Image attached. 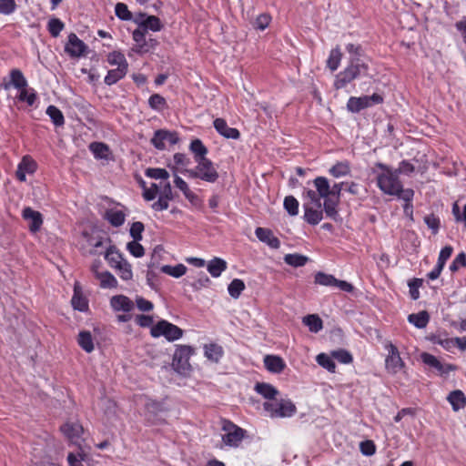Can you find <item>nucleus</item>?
I'll return each mask as SVG.
<instances>
[{"instance_id": "56", "label": "nucleus", "mask_w": 466, "mask_h": 466, "mask_svg": "<svg viewBox=\"0 0 466 466\" xmlns=\"http://www.w3.org/2000/svg\"><path fill=\"white\" fill-rule=\"evenodd\" d=\"M423 279H413L409 281V292L410 296L413 300H417L420 298L419 289L422 286Z\"/></svg>"}, {"instance_id": "30", "label": "nucleus", "mask_w": 466, "mask_h": 466, "mask_svg": "<svg viewBox=\"0 0 466 466\" xmlns=\"http://www.w3.org/2000/svg\"><path fill=\"white\" fill-rule=\"evenodd\" d=\"M140 27H143L147 31L150 29L153 32H158L162 28L160 19L155 15H148L145 20H139L138 18L134 19Z\"/></svg>"}, {"instance_id": "6", "label": "nucleus", "mask_w": 466, "mask_h": 466, "mask_svg": "<svg viewBox=\"0 0 466 466\" xmlns=\"http://www.w3.org/2000/svg\"><path fill=\"white\" fill-rule=\"evenodd\" d=\"M382 102V96L376 93L371 96H350L347 102V109L352 113H359L362 109L381 104Z\"/></svg>"}, {"instance_id": "17", "label": "nucleus", "mask_w": 466, "mask_h": 466, "mask_svg": "<svg viewBox=\"0 0 466 466\" xmlns=\"http://www.w3.org/2000/svg\"><path fill=\"white\" fill-rule=\"evenodd\" d=\"M255 235L259 241L266 243L269 248L278 249L280 247L279 239L274 236L273 232L265 228H257Z\"/></svg>"}, {"instance_id": "59", "label": "nucleus", "mask_w": 466, "mask_h": 466, "mask_svg": "<svg viewBox=\"0 0 466 466\" xmlns=\"http://www.w3.org/2000/svg\"><path fill=\"white\" fill-rule=\"evenodd\" d=\"M139 240H133L127 243V248L135 258H141L145 254V248L138 242Z\"/></svg>"}, {"instance_id": "55", "label": "nucleus", "mask_w": 466, "mask_h": 466, "mask_svg": "<svg viewBox=\"0 0 466 466\" xmlns=\"http://www.w3.org/2000/svg\"><path fill=\"white\" fill-rule=\"evenodd\" d=\"M431 342L436 345L441 346L444 350L451 351L454 348L453 339L445 338L441 335L432 336Z\"/></svg>"}, {"instance_id": "53", "label": "nucleus", "mask_w": 466, "mask_h": 466, "mask_svg": "<svg viewBox=\"0 0 466 466\" xmlns=\"http://www.w3.org/2000/svg\"><path fill=\"white\" fill-rule=\"evenodd\" d=\"M173 160L176 168H180V172L184 169H188L187 167L191 165L190 158L184 153H176L173 156Z\"/></svg>"}, {"instance_id": "62", "label": "nucleus", "mask_w": 466, "mask_h": 466, "mask_svg": "<svg viewBox=\"0 0 466 466\" xmlns=\"http://www.w3.org/2000/svg\"><path fill=\"white\" fill-rule=\"evenodd\" d=\"M149 106L154 110H159L166 105L165 98L159 94H153L148 99Z\"/></svg>"}, {"instance_id": "19", "label": "nucleus", "mask_w": 466, "mask_h": 466, "mask_svg": "<svg viewBox=\"0 0 466 466\" xmlns=\"http://www.w3.org/2000/svg\"><path fill=\"white\" fill-rule=\"evenodd\" d=\"M10 80L9 82L5 83L4 82L2 84L3 87L5 90H8L11 86H14L15 88L21 90L27 86V80L24 76L21 70L17 68H14L10 71Z\"/></svg>"}, {"instance_id": "2", "label": "nucleus", "mask_w": 466, "mask_h": 466, "mask_svg": "<svg viewBox=\"0 0 466 466\" xmlns=\"http://www.w3.org/2000/svg\"><path fill=\"white\" fill-rule=\"evenodd\" d=\"M376 167L380 169L377 174V186L384 194L396 196L405 202L412 201L414 191L411 188H403L399 179L398 170H393L380 162L376 164Z\"/></svg>"}, {"instance_id": "15", "label": "nucleus", "mask_w": 466, "mask_h": 466, "mask_svg": "<svg viewBox=\"0 0 466 466\" xmlns=\"http://www.w3.org/2000/svg\"><path fill=\"white\" fill-rule=\"evenodd\" d=\"M420 359L425 365L435 369L441 375L447 374L456 369L452 364H442L435 356L427 352L421 353Z\"/></svg>"}, {"instance_id": "38", "label": "nucleus", "mask_w": 466, "mask_h": 466, "mask_svg": "<svg viewBox=\"0 0 466 466\" xmlns=\"http://www.w3.org/2000/svg\"><path fill=\"white\" fill-rule=\"evenodd\" d=\"M96 279L100 280V287L103 289L116 288L117 280L109 271L96 272Z\"/></svg>"}, {"instance_id": "25", "label": "nucleus", "mask_w": 466, "mask_h": 466, "mask_svg": "<svg viewBox=\"0 0 466 466\" xmlns=\"http://www.w3.org/2000/svg\"><path fill=\"white\" fill-rule=\"evenodd\" d=\"M110 304H111V307L116 311L122 310L125 312H129L132 310V309L134 307L133 302L127 297H126L124 295L114 296L111 299Z\"/></svg>"}, {"instance_id": "37", "label": "nucleus", "mask_w": 466, "mask_h": 466, "mask_svg": "<svg viewBox=\"0 0 466 466\" xmlns=\"http://www.w3.org/2000/svg\"><path fill=\"white\" fill-rule=\"evenodd\" d=\"M303 323L311 332L318 333L323 329L322 319L316 314L308 315L303 318Z\"/></svg>"}, {"instance_id": "21", "label": "nucleus", "mask_w": 466, "mask_h": 466, "mask_svg": "<svg viewBox=\"0 0 466 466\" xmlns=\"http://www.w3.org/2000/svg\"><path fill=\"white\" fill-rule=\"evenodd\" d=\"M264 365L266 369L272 373H280L286 367L283 359L276 355H267L264 358Z\"/></svg>"}, {"instance_id": "27", "label": "nucleus", "mask_w": 466, "mask_h": 466, "mask_svg": "<svg viewBox=\"0 0 466 466\" xmlns=\"http://www.w3.org/2000/svg\"><path fill=\"white\" fill-rule=\"evenodd\" d=\"M89 150L96 159L108 160L110 158L111 152L109 147L103 142H92L89 145Z\"/></svg>"}, {"instance_id": "64", "label": "nucleus", "mask_w": 466, "mask_h": 466, "mask_svg": "<svg viewBox=\"0 0 466 466\" xmlns=\"http://www.w3.org/2000/svg\"><path fill=\"white\" fill-rule=\"evenodd\" d=\"M0 14L11 15L16 10V4L15 0H0Z\"/></svg>"}, {"instance_id": "5", "label": "nucleus", "mask_w": 466, "mask_h": 466, "mask_svg": "<svg viewBox=\"0 0 466 466\" xmlns=\"http://www.w3.org/2000/svg\"><path fill=\"white\" fill-rule=\"evenodd\" d=\"M194 353V349L187 345L177 347L172 361V367L179 374H187L190 371L189 358Z\"/></svg>"}, {"instance_id": "34", "label": "nucleus", "mask_w": 466, "mask_h": 466, "mask_svg": "<svg viewBox=\"0 0 466 466\" xmlns=\"http://www.w3.org/2000/svg\"><path fill=\"white\" fill-rule=\"evenodd\" d=\"M127 68H119L116 67L115 69L108 70L106 76H105L104 82L107 86H112L124 78L127 73Z\"/></svg>"}, {"instance_id": "49", "label": "nucleus", "mask_w": 466, "mask_h": 466, "mask_svg": "<svg viewBox=\"0 0 466 466\" xmlns=\"http://www.w3.org/2000/svg\"><path fill=\"white\" fill-rule=\"evenodd\" d=\"M145 175L150 178L161 179L166 181L169 177V173L165 168L159 167H148L145 170Z\"/></svg>"}, {"instance_id": "11", "label": "nucleus", "mask_w": 466, "mask_h": 466, "mask_svg": "<svg viewBox=\"0 0 466 466\" xmlns=\"http://www.w3.org/2000/svg\"><path fill=\"white\" fill-rule=\"evenodd\" d=\"M83 236L86 238L90 249L88 253L90 255H102L105 253V249L107 246L106 244L111 245V239L109 238H104L103 236H92L87 232H84Z\"/></svg>"}, {"instance_id": "4", "label": "nucleus", "mask_w": 466, "mask_h": 466, "mask_svg": "<svg viewBox=\"0 0 466 466\" xmlns=\"http://www.w3.org/2000/svg\"><path fill=\"white\" fill-rule=\"evenodd\" d=\"M183 334L182 329L165 319L157 321L150 329V335L153 338L164 337L167 341L177 340Z\"/></svg>"}, {"instance_id": "22", "label": "nucleus", "mask_w": 466, "mask_h": 466, "mask_svg": "<svg viewBox=\"0 0 466 466\" xmlns=\"http://www.w3.org/2000/svg\"><path fill=\"white\" fill-rule=\"evenodd\" d=\"M324 202L322 204V210L325 212L326 216L331 218L334 221H338L339 218V215L338 212V205L339 203V199H336L331 197H328L323 198Z\"/></svg>"}, {"instance_id": "14", "label": "nucleus", "mask_w": 466, "mask_h": 466, "mask_svg": "<svg viewBox=\"0 0 466 466\" xmlns=\"http://www.w3.org/2000/svg\"><path fill=\"white\" fill-rule=\"evenodd\" d=\"M36 168V162L30 156H24L17 166L16 178L21 182H25L26 180V174H34Z\"/></svg>"}, {"instance_id": "12", "label": "nucleus", "mask_w": 466, "mask_h": 466, "mask_svg": "<svg viewBox=\"0 0 466 466\" xmlns=\"http://www.w3.org/2000/svg\"><path fill=\"white\" fill-rule=\"evenodd\" d=\"M304 220L309 225H318L323 218L322 203L303 204Z\"/></svg>"}, {"instance_id": "24", "label": "nucleus", "mask_w": 466, "mask_h": 466, "mask_svg": "<svg viewBox=\"0 0 466 466\" xmlns=\"http://www.w3.org/2000/svg\"><path fill=\"white\" fill-rule=\"evenodd\" d=\"M204 355L210 361L218 363L224 355V350L217 343L206 344L204 346Z\"/></svg>"}, {"instance_id": "35", "label": "nucleus", "mask_w": 466, "mask_h": 466, "mask_svg": "<svg viewBox=\"0 0 466 466\" xmlns=\"http://www.w3.org/2000/svg\"><path fill=\"white\" fill-rule=\"evenodd\" d=\"M408 320L416 328L423 329L429 323L430 316L427 311L423 310L419 313L410 314L408 317Z\"/></svg>"}, {"instance_id": "7", "label": "nucleus", "mask_w": 466, "mask_h": 466, "mask_svg": "<svg viewBox=\"0 0 466 466\" xmlns=\"http://www.w3.org/2000/svg\"><path fill=\"white\" fill-rule=\"evenodd\" d=\"M222 430L226 432L222 436V441L230 447H238L246 434L245 430L229 420L223 421Z\"/></svg>"}, {"instance_id": "46", "label": "nucleus", "mask_w": 466, "mask_h": 466, "mask_svg": "<svg viewBox=\"0 0 466 466\" xmlns=\"http://www.w3.org/2000/svg\"><path fill=\"white\" fill-rule=\"evenodd\" d=\"M174 184L175 186L183 192L185 198L189 200V201H193L197 196L196 194H194L190 189H189V187L188 185L187 184V182L182 179L180 177L175 175V177H174Z\"/></svg>"}, {"instance_id": "42", "label": "nucleus", "mask_w": 466, "mask_h": 466, "mask_svg": "<svg viewBox=\"0 0 466 466\" xmlns=\"http://www.w3.org/2000/svg\"><path fill=\"white\" fill-rule=\"evenodd\" d=\"M309 259V258L307 256L298 253L287 254L284 257V262L294 268L303 267Z\"/></svg>"}, {"instance_id": "48", "label": "nucleus", "mask_w": 466, "mask_h": 466, "mask_svg": "<svg viewBox=\"0 0 466 466\" xmlns=\"http://www.w3.org/2000/svg\"><path fill=\"white\" fill-rule=\"evenodd\" d=\"M118 271L119 277L123 280H130L133 278V272L130 263L124 259L121 263L117 264L115 268Z\"/></svg>"}, {"instance_id": "26", "label": "nucleus", "mask_w": 466, "mask_h": 466, "mask_svg": "<svg viewBox=\"0 0 466 466\" xmlns=\"http://www.w3.org/2000/svg\"><path fill=\"white\" fill-rule=\"evenodd\" d=\"M105 259L108 262L109 266L113 268L119 263H121L125 258L122 253L116 248V246L108 245L104 253Z\"/></svg>"}, {"instance_id": "18", "label": "nucleus", "mask_w": 466, "mask_h": 466, "mask_svg": "<svg viewBox=\"0 0 466 466\" xmlns=\"http://www.w3.org/2000/svg\"><path fill=\"white\" fill-rule=\"evenodd\" d=\"M213 125L217 132L226 138L238 139L240 137V132L235 127H228L223 118H216Z\"/></svg>"}, {"instance_id": "51", "label": "nucleus", "mask_w": 466, "mask_h": 466, "mask_svg": "<svg viewBox=\"0 0 466 466\" xmlns=\"http://www.w3.org/2000/svg\"><path fill=\"white\" fill-rule=\"evenodd\" d=\"M65 28V24L59 18H51L47 24L49 34L53 37H57Z\"/></svg>"}, {"instance_id": "29", "label": "nucleus", "mask_w": 466, "mask_h": 466, "mask_svg": "<svg viewBox=\"0 0 466 466\" xmlns=\"http://www.w3.org/2000/svg\"><path fill=\"white\" fill-rule=\"evenodd\" d=\"M104 218L107 220L113 227H120L125 223L126 214L122 210L110 208L104 215Z\"/></svg>"}, {"instance_id": "44", "label": "nucleus", "mask_w": 466, "mask_h": 466, "mask_svg": "<svg viewBox=\"0 0 466 466\" xmlns=\"http://www.w3.org/2000/svg\"><path fill=\"white\" fill-rule=\"evenodd\" d=\"M46 115L50 117L56 127H62L65 124L63 113L56 106H49L46 108Z\"/></svg>"}, {"instance_id": "8", "label": "nucleus", "mask_w": 466, "mask_h": 466, "mask_svg": "<svg viewBox=\"0 0 466 466\" xmlns=\"http://www.w3.org/2000/svg\"><path fill=\"white\" fill-rule=\"evenodd\" d=\"M385 349L388 350V355L385 359V369L389 373L396 374L405 367V363L394 344L389 342L385 345Z\"/></svg>"}, {"instance_id": "32", "label": "nucleus", "mask_w": 466, "mask_h": 466, "mask_svg": "<svg viewBox=\"0 0 466 466\" xmlns=\"http://www.w3.org/2000/svg\"><path fill=\"white\" fill-rule=\"evenodd\" d=\"M255 390L268 400H274L279 394V391L275 387L265 382L256 383Z\"/></svg>"}, {"instance_id": "31", "label": "nucleus", "mask_w": 466, "mask_h": 466, "mask_svg": "<svg viewBox=\"0 0 466 466\" xmlns=\"http://www.w3.org/2000/svg\"><path fill=\"white\" fill-rule=\"evenodd\" d=\"M313 185L320 198L330 197L331 187L327 177H317L313 180Z\"/></svg>"}, {"instance_id": "57", "label": "nucleus", "mask_w": 466, "mask_h": 466, "mask_svg": "<svg viewBox=\"0 0 466 466\" xmlns=\"http://www.w3.org/2000/svg\"><path fill=\"white\" fill-rule=\"evenodd\" d=\"M331 355L342 364H350L353 361V357L350 352L343 349L332 351Z\"/></svg>"}, {"instance_id": "63", "label": "nucleus", "mask_w": 466, "mask_h": 466, "mask_svg": "<svg viewBox=\"0 0 466 466\" xmlns=\"http://www.w3.org/2000/svg\"><path fill=\"white\" fill-rule=\"evenodd\" d=\"M145 229L144 224L140 221L134 222L130 227V236L133 238V240H141L142 233Z\"/></svg>"}, {"instance_id": "58", "label": "nucleus", "mask_w": 466, "mask_h": 466, "mask_svg": "<svg viewBox=\"0 0 466 466\" xmlns=\"http://www.w3.org/2000/svg\"><path fill=\"white\" fill-rule=\"evenodd\" d=\"M346 50L350 54V58H357L359 60H364L362 58L364 55L363 48L359 44L350 43L346 45Z\"/></svg>"}, {"instance_id": "41", "label": "nucleus", "mask_w": 466, "mask_h": 466, "mask_svg": "<svg viewBox=\"0 0 466 466\" xmlns=\"http://www.w3.org/2000/svg\"><path fill=\"white\" fill-rule=\"evenodd\" d=\"M107 62L111 66H116L119 68L128 69V63L125 56L119 51H113L107 55Z\"/></svg>"}, {"instance_id": "39", "label": "nucleus", "mask_w": 466, "mask_h": 466, "mask_svg": "<svg viewBox=\"0 0 466 466\" xmlns=\"http://www.w3.org/2000/svg\"><path fill=\"white\" fill-rule=\"evenodd\" d=\"M296 412V406L290 400H281L279 401L277 417H291Z\"/></svg>"}, {"instance_id": "43", "label": "nucleus", "mask_w": 466, "mask_h": 466, "mask_svg": "<svg viewBox=\"0 0 466 466\" xmlns=\"http://www.w3.org/2000/svg\"><path fill=\"white\" fill-rule=\"evenodd\" d=\"M246 286L242 279H234L228 286V291L231 298L237 299L240 297Z\"/></svg>"}, {"instance_id": "13", "label": "nucleus", "mask_w": 466, "mask_h": 466, "mask_svg": "<svg viewBox=\"0 0 466 466\" xmlns=\"http://www.w3.org/2000/svg\"><path fill=\"white\" fill-rule=\"evenodd\" d=\"M22 218L28 222L29 230L35 233L40 230L43 225V216L39 211L34 210L30 207H25L22 210Z\"/></svg>"}, {"instance_id": "36", "label": "nucleus", "mask_w": 466, "mask_h": 466, "mask_svg": "<svg viewBox=\"0 0 466 466\" xmlns=\"http://www.w3.org/2000/svg\"><path fill=\"white\" fill-rule=\"evenodd\" d=\"M342 56L343 55L339 46H336L330 50L329 56L327 59V66L330 69V71L334 72L339 68Z\"/></svg>"}, {"instance_id": "40", "label": "nucleus", "mask_w": 466, "mask_h": 466, "mask_svg": "<svg viewBox=\"0 0 466 466\" xmlns=\"http://www.w3.org/2000/svg\"><path fill=\"white\" fill-rule=\"evenodd\" d=\"M350 172V167L347 161L337 162L335 165H333L329 169V173L336 178L345 177V176L349 175Z\"/></svg>"}, {"instance_id": "60", "label": "nucleus", "mask_w": 466, "mask_h": 466, "mask_svg": "<svg viewBox=\"0 0 466 466\" xmlns=\"http://www.w3.org/2000/svg\"><path fill=\"white\" fill-rule=\"evenodd\" d=\"M424 222L428 228L431 229L434 235L438 233L441 226V221L438 217H436L434 214L427 215L424 217Z\"/></svg>"}, {"instance_id": "45", "label": "nucleus", "mask_w": 466, "mask_h": 466, "mask_svg": "<svg viewBox=\"0 0 466 466\" xmlns=\"http://www.w3.org/2000/svg\"><path fill=\"white\" fill-rule=\"evenodd\" d=\"M161 271L174 278H180L187 272V267L183 264L175 266L164 265L161 267Z\"/></svg>"}, {"instance_id": "28", "label": "nucleus", "mask_w": 466, "mask_h": 466, "mask_svg": "<svg viewBox=\"0 0 466 466\" xmlns=\"http://www.w3.org/2000/svg\"><path fill=\"white\" fill-rule=\"evenodd\" d=\"M447 400L454 411H458L466 406V396L460 390L451 391L448 395Z\"/></svg>"}, {"instance_id": "10", "label": "nucleus", "mask_w": 466, "mask_h": 466, "mask_svg": "<svg viewBox=\"0 0 466 466\" xmlns=\"http://www.w3.org/2000/svg\"><path fill=\"white\" fill-rule=\"evenodd\" d=\"M87 46L75 34H69L65 46V52L70 57H80L85 55Z\"/></svg>"}, {"instance_id": "16", "label": "nucleus", "mask_w": 466, "mask_h": 466, "mask_svg": "<svg viewBox=\"0 0 466 466\" xmlns=\"http://www.w3.org/2000/svg\"><path fill=\"white\" fill-rule=\"evenodd\" d=\"M83 427L77 422H66L61 426V431L74 444L80 445Z\"/></svg>"}, {"instance_id": "54", "label": "nucleus", "mask_w": 466, "mask_h": 466, "mask_svg": "<svg viewBox=\"0 0 466 466\" xmlns=\"http://www.w3.org/2000/svg\"><path fill=\"white\" fill-rule=\"evenodd\" d=\"M284 208L290 216H296L299 213V201L293 196H288L284 199Z\"/></svg>"}, {"instance_id": "50", "label": "nucleus", "mask_w": 466, "mask_h": 466, "mask_svg": "<svg viewBox=\"0 0 466 466\" xmlns=\"http://www.w3.org/2000/svg\"><path fill=\"white\" fill-rule=\"evenodd\" d=\"M336 282V278L333 275L326 274L324 272L319 271L315 274V283L326 286V287H334V283Z\"/></svg>"}, {"instance_id": "1", "label": "nucleus", "mask_w": 466, "mask_h": 466, "mask_svg": "<svg viewBox=\"0 0 466 466\" xmlns=\"http://www.w3.org/2000/svg\"><path fill=\"white\" fill-rule=\"evenodd\" d=\"M189 151L193 154L197 166L194 168L184 169L181 173L187 175L190 178H198L208 183L218 181L219 175L213 162L207 157L208 147L199 138L191 140Z\"/></svg>"}, {"instance_id": "20", "label": "nucleus", "mask_w": 466, "mask_h": 466, "mask_svg": "<svg viewBox=\"0 0 466 466\" xmlns=\"http://www.w3.org/2000/svg\"><path fill=\"white\" fill-rule=\"evenodd\" d=\"M73 308L78 311L85 312L88 309V301L83 296L81 287L78 283L74 286V294L71 299Z\"/></svg>"}, {"instance_id": "3", "label": "nucleus", "mask_w": 466, "mask_h": 466, "mask_svg": "<svg viewBox=\"0 0 466 466\" xmlns=\"http://www.w3.org/2000/svg\"><path fill=\"white\" fill-rule=\"evenodd\" d=\"M368 75V63L357 58H349L347 66L336 75L333 86L337 90L342 89L353 80L367 76Z\"/></svg>"}, {"instance_id": "61", "label": "nucleus", "mask_w": 466, "mask_h": 466, "mask_svg": "<svg viewBox=\"0 0 466 466\" xmlns=\"http://www.w3.org/2000/svg\"><path fill=\"white\" fill-rule=\"evenodd\" d=\"M360 451L364 456H372L376 452V445L371 440L363 441L360 443Z\"/></svg>"}, {"instance_id": "52", "label": "nucleus", "mask_w": 466, "mask_h": 466, "mask_svg": "<svg viewBox=\"0 0 466 466\" xmlns=\"http://www.w3.org/2000/svg\"><path fill=\"white\" fill-rule=\"evenodd\" d=\"M116 15L123 21H130L133 18L132 13L128 10V7L124 3H117L115 6Z\"/></svg>"}, {"instance_id": "47", "label": "nucleus", "mask_w": 466, "mask_h": 466, "mask_svg": "<svg viewBox=\"0 0 466 466\" xmlns=\"http://www.w3.org/2000/svg\"><path fill=\"white\" fill-rule=\"evenodd\" d=\"M317 363L321 366L322 368L326 369L329 372H335L336 370V364L334 360L331 359L330 356H329L326 353H319L316 357Z\"/></svg>"}, {"instance_id": "33", "label": "nucleus", "mask_w": 466, "mask_h": 466, "mask_svg": "<svg viewBox=\"0 0 466 466\" xmlns=\"http://www.w3.org/2000/svg\"><path fill=\"white\" fill-rule=\"evenodd\" d=\"M77 343L87 353L94 350V340L90 331H80L77 337Z\"/></svg>"}, {"instance_id": "9", "label": "nucleus", "mask_w": 466, "mask_h": 466, "mask_svg": "<svg viewBox=\"0 0 466 466\" xmlns=\"http://www.w3.org/2000/svg\"><path fill=\"white\" fill-rule=\"evenodd\" d=\"M179 141L177 132L169 131L167 129H158L154 133L151 138V144L158 150L166 149V143L169 145H175Z\"/></svg>"}, {"instance_id": "23", "label": "nucleus", "mask_w": 466, "mask_h": 466, "mask_svg": "<svg viewBox=\"0 0 466 466\" xmlns=\"http://www.w3.org/2000/svg\"><path fill=\"white\" fill-rule=\"evenodd\" d=\"M227 268V261L217 257L209 260L207 265V269L213 278H218Z\"/></svg>"}]
</instances>
